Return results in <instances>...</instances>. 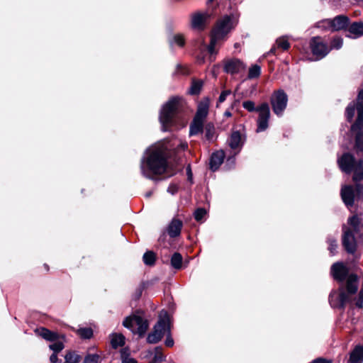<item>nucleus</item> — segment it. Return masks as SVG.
Returning <instances> with one entry per match:
<instances>
[{
	"label": "nucleus",
	"mask_w": 363,
	"mask_h": 363,
	"mask_svg": "<svg viewBox=\"0 0 363 363\" xmlns=\"http://www.w3.org/2000/svg\"><path fill=\"white\" fill-rule=\"evenodd\" d=\"M168 154L167 146L164 143H158L150 147L141 163L143 174L152 180L175 174L181 169L179 160H174L172 162Z\"/></svg>",
	"instance_id": "nucleus-1"
},
{
	"label": "nucleus",
	"mask_w": 363,
	"mask_h": 363,
	"mask_svg": "<svg viewBox=\"0 0 363 363\" xmlns=\"http://www.w3.org/2000/svg\"><path fill=\"white\" fill-rule=\"evenodd\" d=\"M331 274L339 282L337 290L329 295V303L334 308L344 309L358 290L359 279L354 274H349L348 269L342 262H336L331 267Z\"/></svg>",
	"instance_id": "nucleus-2"
},
{
	"label": "nucleus",
	"mask_w": 363,
	"mask_h": 363,
	"mask_svg": "<svg viewBox=\"0 0 363 363\" xmlns=\"http://www.w3.org/2000/svg\"><path fill=\"white\" fill-rule=\"evenodd\" d=\"M349 226H343L342 245L350 254H354L357 245L363 242V224L360 218L352 216L349 218Z\"/></svg>",
	"instance_id": "nucleus-3"
},
{
	"label": "nucleus",
	"mask_w": 363,
	"mask_h": 363,
	"mask_svg": "<svg viewBox=\"0 0 363 363\" xmlns=\"http://www.w3.org/2000/svg\"><path fill=\"white\" fill-rule=\"evenodd\" d=\"M238 19L233 16H225L220 19L211 33V43L207 49L210 54H216L215 47L221 40H224L226 35L230 33L237 25Z\"/></svg>",
	"instance_id": "nucleus-4"
},
{
	"label": "nucleus",
	"mask_w": 363,
	"mask_h": 363,
	"mask_svg": "<svg viewBox=\"0 0 363 363\" xmlns=\"http://www.w3.org/2000/svg\"><path fill=\"white\" fill-rule=\"evenodd\" d=\"M184 105V100L179 96H174L163 106L160 115V121L163 131L169 130L173 124L175 115L179 111Z\"/></svg>",
	"instance_id": "nucleus-5"
},
{
	"label": "nucleus",
	"mask_w": 363,
	"mask_h": 363,
	"mask_svg": "<svg viewBox=\"0 0 363 363\" xmlns=\"http://www.w3.org/2000/svg\"><path fill=\"white\" fill-rule=\"evenodd\" d=\"M123 325L140 337H143L146 333L149 327V323L144 313L141 311H137L133 315L127 317L123 320Z\"/></svg>",
	"instance_id": "nucleus-6"
},
{
	"label": "nucleus",
	"mask_w": 363,
	"mask_h": 363,
	"mask_svg": "<svg viewBox=\"0 0 363 363\" xmlns=\"http://www.w3.org/2000/svg\"><path fill=\"white\" fill-rule=\"evenodd\" d=\"M170 333V323L167 311H162L160 315V319L155 324L153 331L147 337V342L155 344L158 342L165 334Z\"/></svg>",
	"instance_id": "nucleus-7"
},
{
	"label": "nucleus",
	"mask_w": 363,
	"mask_h": 363,
	"mask_svg": "<svg viewBox=\"0 0 363 363\" xmlns=\"http://www.w3.org/2000/svg\"><path fill=\"white\" fill-rule=\"evenodd\" d=\"M357 119L356 123L352 125V130L357 132L356 147L359 150H363V89L361 90L357 96Z\"/></svg>",
	"instance_id": "nucleus-8"
},
{
	"label": "nucleus",
	"mask_w": 363,
	"mask_h": 363,
	"mask_svg": "<svg viewBox=\"0 0 363 363\" xmlns=\"http://www.w3.org/2000/svg\"><path fill=\"white\" fill-rule=\"evenodd\" d=\"M270 101L274 113L278 116H282L288 102L286 94L283 90L275 91Z\"/></svg>",
	"instance_id": "nucleus-9"
},
{
	"label": "nucleus",
	"mask_w": 363,
	"mask_h": 363,
	"mask_svg": "<svg viewBox=\"0 0 363 363\" xmlns=\"http://www.w3.org/2000/svg\"><path fill=\"white\" fill-rule=\"evenodd\" d=\"M349 23V18L345 16H337L333 20L325 19L318 23V27L330 29L333 31L345 29Z\"/></svg>",
	"instance_id": "nucleus-10"
},
{
	"label": "nucleus",
	"mask_w": 363,
	"mask_h": 363,
	"mask_svg": "<svg viewBox=\"0 0 363 363\" xmlns=\"http://www.w3.org/2000/svg\"><path fill=\"white\" fill-rule=\"evenodd\" d=\"M258 112L257 132L264 131L268 128V123L270 118L269 106L267 103L262 104L257 108Z\"/></svg>",
	"instance_id": "nucleus-11"
},
{
	"label": "nucleus",
	"mask_w": 363,
	"mask_h": 363,
	"mask_svg": "<svg viewBox=\"0 0 363 363\" xmlns=\"http://www.w3.org/2000/svg\"><path fill=\"white\" fill-rule=\"evenodd\" d=\"M311 47L313 54L315 55L318 59L324 57L329 52L328 46L319 37H315L311 40Z\"/></svg>",
	"instance_id": "nucleus-12"
},
{
	"label": "nucleus",
	"mask_w": 363,
	"mask_h": 363,
	"mask_svg": "<svg viewBox=\"0 0 363 363\" xmlns=\"http://www.w3.org/2000/svg\"><path fill=\"white\" fill-rule=\"evenodd\" d=\"M245 68V65L238 59H230L224 62L225 72L231 74L239 73Z\"/></svg>",
	"instance_id": "nucleus-13"
},
{
	"label": "nucleus",
	"mask_w": 363,
	"mask_h": 363,
	"mask_svg": "<svg viewBox=\"0 0 363 363\" xmlns=\"http://www.w3.org/2000/svg\"><path fill=\"white\" fill-rule=\"evenodd\" d=\"M337 163L342 172L350 173L354 167V158L352 155L345 153L337 160Z\"/></svg>",
	"instance_id": "nucleus-14"
},
{
	"label": "nucleus",
	"mask_w": 363,
	"mask_h": 363,
	"mask_svg": "<svg viewBox=\"0 0 363 363\" xmlns=\"http://www.w3.org/2000/svg\"><path fill=\"white\" fill-rule=\"evenodd\" d=\"M243 143L244 141L239 131H233L228 140V145L232 150H235V154L240 152Z\"/></svg>",
	"instance_id": "nucleus-15"
},
{
	"label": "nucleus",
	"mask_w": 363,
	"mask_h": 363,
	"mask_svg": "<svg viewBox=\"0 0 363 363\" xmlns=\"http://www.w3.org/2000/svg\"><path fill=\"white\" fill-rule=\"evenodd\" d=\"M182 226L183 223L182 220L177 218H173L167 228V232L169 237H178L181 233Z\"/></svg>",
	"instance_id": "nucleus-16"
},
{
	"label": "nucleus",
	"mask_w": 363,
	"mask_h": 363,
	"mask_svg": "<svg viewBox=\"0 0 363 363\" xmlns=\"http://www.w3.org/2000/svg\"><path fill=\"white\" fill-rule=\"evenodd\" d=\"M341 196L345 204H353L354 191L351 186H345L341 189Z\"/></svg>",
	"instance_id": "nucleus-17"
},
{
	"label": "nucleus",
	"mask_w": 363,
	"mask_h": 363,
	"mask_svg": "<svg viewBox=\"0 0 363 363\" xmlns=\"http://www.w3.org/2000/svg\"><path fill=\"white\" fill-rule=\"evenodd\" d=\"M225 157L223 151L220 150L214 152L211 157L210 167L212 170H216L220 165L223 163Z\"/></svg>",
	"instance_id": "nucleus-18"
},
{
	"label": "nucleus",
	"mask_w": 363,
	"mask_h": 363,
	"mask_svg": "<svg viewBox=\"0 0 363 363\" xmlns=\"http://www.w3.org/2000/svg\"><path fill=\"white\" fill-rule=\"evenodd\" d=\"M208 17L207 13H194L191 17V26L195 29H202Z\"/></svg>",
	"instance_id": "nucleus-19"
},
{
	"label": "nucleus",
	"mask_w": 363,
	"mask_h": 363,
	"mask_svg": "<svg viewBox=\"0 0 363 363\" xmlns=\"http://www.w3.org/2000/svg\"><path fill=\"white\" fill-rule=\"evenodd\" d=\"M35 333L43 339L53 342L58 340L59 335L57 333L52 332L47 328H40L35 330Z\"/></svg>",
	"instance_id": "nucleus-20"
},
{
	"label": "nucleus",
	"mask_w": 363,
	"mask_h": 363,
	"mask_svg": "<svg viewBox=\"0 0 363 363\" xmlns=\"http://www.w3.org/2000/svg\"><path fill=\"white\" fill-rule=\"evenodd\" d=\"M363 362V347L356 346L351 352L348 363H362Z\"/></svg>",
	"instance_id": "nucleus-21"
},
{
	"label": "nucleus",
	"mask_w": 363,
	"mask_h": 363,
	"mask_svg": "<svg viewBox=\"0 0 363 363\" xmlns=\"http://www.w3.org/2000/svg\"><path fill=\"white\" fill-rule=\"evenodd\" d=\"M208 113V103L207 101H202L199 104L196 116L194 119L204 121Z\"/></svg>",
	"instance_id": "nucleus-22"
},
{
	"label": "nucleus",
	"mask_w": 363,
	"mask_h": 363,
	"mask_svg": "<svg viewBox=\"0 0 363 363\" xmlns=\"http://www.w3.org/2000/svg\"><path fill=\"white\" fill-rule=\"evenodd\" d=\"M203 122L201 121H198L197 119H194L192 123L190 125L189 134L190 135H197L203 130Z\"/></svg>",
	"instance_id": "nucleus-23"
},
{
	"label": "nucleus",
	"mask_w": 363,
	"mask_h": 363,
	"mask_svg": "<svg viewBox=\"0 0 363 363\" xmlns=\"http://www.w3.org/2000/svg\"><path fill=\"white\" fill-rule=\"evenodd\" d=\"M149 353L150 356H152L150 363H160L164 359L161 347H156L153 351H150Z\"/></svg>",
	"instance_id": "nucleus-24"
},
{
	"label": "nucleus",
	"mask_w": 363,
	"mask_h": 363,
	"mask_svg": "<svg viewBox=\"0 0 363 363\" xmlns=\"http://www.w3.org/2000/svg\"><path fill=\"white\" fill-rule=\"evenodd\" d=\"M349 32L354 35V38L363 35V23L356 22L352 23L349 28Z\"/></svg>",
	"instance_id": "nucleus-25"
},
{
	"label": "nucleus",
	"mask_w": 363,
	"mask_h": 363,
	"mask_svg": "<svg viewBox=\"0 0 363 363\" xmlns=\"http://www.w3.org/2000/svg\"><path fill=\"white\" fill-rule=\"evenodd\" d=\"M111 343L113 348L122 346L125 343V337L122 334L113 333L111 335Z\"/></svg>",
	"instance_id": "nucleus-26"
},
{
	"label": "nucleus",
	"mask_w": 363,
	"mask_h": 363,
	"mask_svg": "<svg viewBox=\"0 0 363 363\" xmlns=\"http://www.w3.org/2000/svg\"><path fill=\"white\" fill-rule=\"evenodd\" d=\"M205 138L208 141H213L216 138V131L214 125L209 123L204 127Z\"/></svg>",
	"instance_id": "nucleus-27"
},
{
	"label": "nucleus",
	"mask_w": 363,
	"mask_h": 363,
	"mask_svg": "<svg viewBox=\"0 0 363 363\" xmlns=\"http://www.w3.org/2000/svg\"><path fill=\"white\" fill-rule=\"evenodd\" d=\"M353 180L355 182L363 179V160H361L354 167Z\"/></svg>",
	"instance_id": "nucleus-28"
},
{
	"label": "nucleus",
	"mask_w": 363,
	"mask_h": 363,
	"mask_svg": "<svg viewBox=\"0 0 363 363\" xmlns=\"http://www.w3.org/2000/svg\"><path fill=\"white\" fill-rule=\"evenodd\" d=\"M182 256L179 252H174L171 257V265L175 269H180L182 266Z\"/></svg>",
	"instance_id": "nucleus-29"
},
{
	"label": "nucleus",
	"mask_w": 363,
	"mask_h": 363,
	"mask_svg": "<svg viewBox=\"0 0 363 363\" xmlns=\"http://www.w3.org/2000/svg\"><path fill=\"white\" fill-rule=\"evenodd\" d=\"M65 359L67 363H79L82 357L74 351H69L66 353Z\"/></svg>",
	"instance_id": "nucleus-30"
},
{
	"label": "nucleus",
	"mask_w": 363,
	"mask_h": 363,
	"mask_svg": "<svg viewBox=\"0 0 363 363\" xmlns=\"http://www.w3.org/2000/svg\"><path fill=\"white\" fill-rule=\"evenodd\" d=\"M260 73H261L260 67L257 65H254L249 69L248 78L249 79L257 78L260 75Z\"/></svg>",
	"instance_id": "nucleus-31"
},
{
	"label": "nucleus",
	"mask_w": 363,
	"mask_h": 363,
	"mask_svg": "<svg viewBox=\"0 0 363 363\" xmlns=\"http://www.w3.org/2000/svg\"><path fill=\"white\" fill-rule=\"evenodd\" d=\"M276 45L278 48H281L283 50H286L290 47V44L286 37L278 38L276 41Z\"/></svg>",
	"instance_id": "nucleus-32"
},
{
	"label": "nucleus",
	"mask_w": 363,
	"mask_h": 363,
	"mask_svg": "<svg viewBox=\"0 0 363 363\" xmlns=\"http://www.w3.org/2000/svg\"><path fill=\"white\" fill-rule=\"evenodd\" d=\"M143 262L147 265H152L155 262V255L152 252L148 251L143 255Z\"/></svg>",
	"instance_id": "nucleus-33"
},
{
	"label": "nucleus",
	"mask_w": 363,
	"mask_h": 363,
	"mask_svg": "<svg viewBox=\"0 0 363 363\" xmlns=\"http://www.w3.org/2000/svg\"><path fill=\"white\" fill-rule=\"evenodd\" d=\"M78 335L84 339H89L93 335V331L90 328H82L77 330Z\"/></svg>",
	"instance_id": "nucleus-34"
},
{
	"label": "nucleus",
	"mask_w": 363,
	"mask_h": 363,
	"mask_svg": "<svg viewBox=\"0 0 363 363\" xmlns=\"http://www.w3.org/2000/svg\"><path fill=\"white\" fill-rule=\"evenodd\" d=\"M328 250L331 255H335L337 252V239L334 238H329L328 239Z\"/></svg>",
	"instance_id": "nucleus-35"
},
{
	"label": "nucleus",
	"mask_w": 363,
	"mask_h": 363,
	"mask_svg": "<svg viewBox=\"0 0 363 363\" xmlns=\"http://www.w3.org/2000/svg\"><path fill=\"white\" fill-rule=\"evenodd\" d=\"M207 211L203 208H197L194 213V218L198 222H203L204 217L206 216Z\"/></svg>",
	"instance_id": "nucleus-36"
},
{
	"label": "nucleus",
	"mask_w": 363,
	"mask_h": 363,
	"mask_svg": "<svg viewBox=\"0 0 363 363\" xmlns=\"http://www.w3.org/2000/svg\"><path fill=\"white\" fill-rule=\"evenodd\" d=\"M202 86V82L201 81H194L190 87L189 92L191 94H197L200 92Z\"/></svg>",
	"instance_id": "nucleus-37"
},
{
	"label": "nucleus",
	"mask_w": 363,
	"mask_h": 363,
	"mask_svg": "<svg viewBox=\"0 0 363 363\" xmlns=\"http://www.w3.org/2000/svg\"><path fill=\"white\" fill-rule=\"evenodd\" d=\"M99 355L96 354H89L84 357V363H99Z\"/></svg>",
	"instance_id": "nucleus-38"
},
{
	"label": "nucleus",
	"mask_w": 363,
	"mask_h": 363,
	"mask_svg": "<svg viewBox=\"0 0 363 363\" xmlns=\"http://www.w3.org/2000/svg\"><path fill=\"white\" fill-rule=\"evenodd\" d=\"M55 342L50 345L49 347L54 353H57L63 350L64 344L61 341H54Z\"/></svg>",
	"instance_id": "nucleus-39"
},
{
	"label": "nucleus",
	"mask_w": 363,
	"mask_h": 363,
	"mask_svg": "<svg viewBox=\"0 0 363 363\" xmlns=\"http://www.w3.org/2000/svg\"><path fill=\"white\" fill-rule=\"evenodd\" d=\"M171 44L177 45L179 47H182L184 45V36L181 34H177L173 37V40L171 42Z\"/></svg>",
	"instance_id": "nucleus-40"
},
{
	"label": "nucleus",
	"mask_w": 363,
	"mask_h": 363,
	"mask_svg": "<svg viewBox=\"0 0 363 363\" xmlns=\"http://www.w3.org/2000/svg\"><path fill=\"white\" fill-rule=\"evenodd\" d=\"M242 106L244 108L250 112H252L256 111L257 108L255 107V104L252 101H245L242 103Z\"/></svg>",
	"instance_id": "nucleus-41"
},
{
	"label": "nucleus",
	"mask_w": 363,
	"mask_h": 363,
	"mask_svg": "<svg viewBox=\"0 0 363 363\" xmlns=\"http://www.w3.org/2000/svg\"><path fill=\"white\" fill-rule=\"evenodd\" d=\"M355 108L354 104H350L346 109V116L348 121H351L354 116Z\"/></svg>",
	"instance_id": "nucleus-42"
},
{
	"label": "nucleus",
	"mask_w": 363,
	"mask_h": 363,
	"mask_svg": "<svg viewBox=\"0 0 363 363\" xmlns=\"http://www.w3.org/2000/svg\"><path fill=\"white\" fill-rule=\"evenodd\" d=\"M121 362L123 360H128V359H133L130 357V350L128 347L123 348L121 350Z\"/></svg>",
	"instance_id": "nucleus-43"
},
{
	"label": "nucleus",
	"mask_w": 363,
	"mask_h": 363,
	"mask_svg": "<svg viewBox=\"0 0 363 363\" xmlns=\"http://www.w3.org/2000/svg\"><path fill=\"white\" fill-rule=\"evenodd\" d=\"M342 45V40L340 38H335L331 43V47L333 48L339 49Z\"/></svg>",
	"instance_id": "nucleus-44"
},
{
	"label": "nucleus",
	"mask_w": 363,
	"mask_h": 363,
	"mask_svg": "<svg viewBox=\"0 0 363 363\" xmlns=\"http://www.w3.org/2000/svg\"><path fill=\"white\" fill-rule=\"evenodd\" d=\"M230 93H231V91L230 90H225V91H222V93L220 94V95L218 98V102L223 103V101H225V100L226 99V97L228 95H230Z\"/></svg>",
	"instance_id": "nucleus-45"
},
{
	"label": "nucleus",
	"mask_w": 363,
	"mask_h": 363,
	"mask_svg": "<svg viewBox=\"0 0 363 363\" xmlns=\"http://www.w3.org/2000/svg\"><path fill=\"white\" fill-rule=\"evenodd\" d=\"M165 345L167 347H172L174 345V340L172 338V337L170 336V333L169 334H167V339L165 340Z\"/></svg>",
	"instance_id": "nucleus-46"
},
{
	"label": "nucleus",
	"mask_w": 363,
	"mask_h": 363,
	"mask_svg": "<svg viewBox=\"0 0 363 363\" xmlns=\"http://www.w3.org/2000/svg\"><path fill=\"white\" fill-rule=\"evenodd\" d=\"M312 363H333V362L331 359L320 357L313 360Z\"/></svg>",
	"instance_id": "nucleus-47"
},
{
	"label": "nucleus",
	"mask_w": 363,
	"mask_h": 363,
	"mask_svg": "<svg viewBox=\"0 0 363 363\" xmlns=\"http://www.w3.org/2000/svg\"><path fill=\"white\" fill-rule=\"evenodd\" d=\"M178 191V186L176 184H170L168 187L167 191L171 194H174Z\"/></svg>",
	"instance_id": "nucleus-48"
},
{
	"label": "nucleus",
	"mask_w": 363,
	"mask_h": 363,
	"mask_svg": "<svg viewBox=\"0 0 363 363\" xmlns=\"http://www.w3.org/2000/svg\"><path fill=\"white\" fill-rule=\"evenodd\" d=\"M50 360L51 363H60L61 362V360H60L57 357V353H53L50 356Z\"/></svg>",
	"instance_id": "nucleus-49"
},
{
	"label": "nucleus",
	"mask_w": 363,
	"mask_h": 363,
	"mask_svg": "<svg viewBox=\"0 0 363 363\" xmlns=\"http://www.w3.org/2000/svg\"><path fill=\"white\" fill-rule=\"evenodd\" d=\"M121 363H138L135 359H128V360H123Z\"/></svg>",
	"instance_id": "nucleus-50"
},
{
	"label": "nucleus",
	"mask_w": 363,
	"mask_h": 363,
	"mask_svg": "<svg viewBox=\"0 0 363 363\" xmlns=\"http://www.w3.org/2000/svg\"><path fill=\"white\" fill-rule=\"evenodd\" d=\"M142 294V289L139 288L136 291V298H138Z\"/></svg>",
	"instance_id": "nucleus-51"
},
{
	"label": "nucleus",
	"mask_w": 363,
	"mask_h": 363,
	"mask_svg": "<svg viewBox=\"0 0 363 363\" xmlns=\"http://www.w3.org/2000/svg\"><path fill=\"white\" fill-rule=\"evenodd\" d=\"M187 143H182L180 144V147L182 148V150H185L186 147H187Z\"/></svg>",
	"instance_id": "nucleus-52"
},
{
	"label": "nucleus",
	"mask_w": 363,
	"mask_h": 363,
	"mask_svg": "<svg viewBox=\"0 0 363 363\" xmlns=\"http://www.w3.org/2000/svg\"><path fill=\"white\" fill-rule=\"evenodd\" d=\"M275 50H276V48H275V47H273V48L270 50L269 53L274 54V53H275Z\"/></svg>",
	"instance_id": "nucleus-53"
},
{
	"label": "nucleus",
	"mask_w": 363,
	"mask_h": 363,
	"mask_svg": "<svg viewBox=\"0 0 363 363\" xmlns=\"http://www.w3.org/2000/svg\"><path fill=\"white\" fill-rule=\"evenodd\" d=\"M225 115L229 117V116H231V113H230V112H228V111H226V112L225 113Z\"/></svg>",
	"instance_id": "nucleus-54"
},
{
	"label": "nucleus",
	"mask_w": 363,
	"mask_h": 363,
	"mask_svg": "<svg viewBox=\"0 0 363 363\" xmlns=\"http://www.w3.org/2000/svg\"><path fill=\"white\" fill-rule=\"evenodd\" d=\"M188 174H189V177H191V169H188Z\"/></svg>",
	"instance_id": "nucleus-55"
},
{
	"label": "nucleus",
	"mask_w": 363,
	"mask_h": 363,
	"mask_svg": "<svg viewBox=\"0 0 363 363\" xmlns=\"http://www.w3.org/2000/svg\"><path fill=\"white\" fill-rule=\"evenodd\" d=\"M214 0H208V2H212Z\"/></svg>",
	"instance_id": "nucleus-56"
},
{
	"label": "nucleus",
	"mask_w": 363,
	"mask_h": 363,
	"mask_svg": "<svg viewBox=\"0 0 363 363\" xmlns=\"http://www.w3.org/2000/svg\"><path fill=\"white\" fill-rule=\"evenodd\" d=\"M65 363H67V362L65 361Z\"/></svg>",
	"instance_id": "nucleus-57"
}]
</instances>
